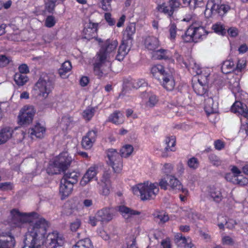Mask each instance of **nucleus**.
I'll return each mask as SVG.
<instances>
[{"mask_svg": "<svg viewBox=\"0 0 248 248\" xmlns=\"http://www.w3.org/2000/svg\"><path fill=\"white\" fill-rule=\"evenodd\" d=\"M116 40L107 39L102 45L99 51L94 58L93 69L94 74L101 78L105 77L110 71L109 66L107 64L108 54L114 51L118 46Z\"/></svg>", "mask_w": 248, "mask_h": 248, "instance_id": "f257e3e1", "label": "nucleus"}, {"mask_svg": "<svg viewBox=\"0 0 248 248\" xmlns=\"http://www.w3.org/2000/svg\"><path fill=\"white\" fill-rule=\"evenodd\" d=\"M32 248H43L48 223L38 213L32 212Z\"/></svg>", "mask_w": 248, "mask_h": 248, "instance_id": "f03ea898", "label": "nucleus"}, {"mask_svg": "<svg viewBox=\"0 0 248 248\" xmlns=\"http://www.w3.org/2000/svg\"><path fill=\"white\" fill-rule=\"evenodd\" d=\"M135 195H140L142 201L154 199L159 192L158 184L146 181L140 183L132 187Z\"/></svg>", "mask_w": 248, "mask_h": 248, "instance_id": "7ed1b4c3", "label": "nucleus"}, {"mask_svg": "<svg viewBox=\"0 0 248 248\" xmlns=\"http://www.w3.org/2000/svg\"><path fill=\"white\" fill-rule=\"evenodd\" d=\"M54 81L52 77L47 74L42 75L36 83L34 90L37 92L38 97L41 100L46 98L54 88Z\"/></svg>", "mask_w": 248, "mask_h": 248, "instance_id": "20e7f679", "label": "nucleus"}, {"mask_svg": "<svg viewBox=\"0 0 248 248\" xmlns=\"http://www.w3.org/2000/svg\"><path fill=\"white\" fill-rule=\"evenodd\" d=\"M208 32L203 26H196L194 25H190L185 34L181 36L182 39L185 42H197L202 37L206 35Z\"/></svg>", "mask_w": 248, "mask_h": 248, "instance_id": "39448f33", "label": "nucleus"}, {"mask_svg": "<svg viewBox=\"0 0 248 248\" xmlns=\"http://www.w3.org/2000/svg\"><path fill=\"white\" fill-rule=\"evenodd\" d=\"M108 159V164L113 169L115 173H120L123 167V157L116 150L109 149L107 151Z\"/></svg>", "mask_w": 248, "mask_h": 248, "instance_id": "423d86ee", "label": "nucleus"}, {"mask_svg": "<svg viewBox=\"0 0 248 248\" xmlns=\"http://www.w3.org/2000/svg\"><path fill=\"white\" fill-rule=\"evenodd\" d=\"M108 159V164L113 169L115 173H120L123 167V157L116 150L109 149L107 151Z\"/></svg>", "mask_w": 248, "mask_h": 248, "instance_id": "0eeeda50", "label": "nucleus"}, {"mask_svg": "<svg viewBox=\"0 0 248 248\" xmlns=\"http://www.w3.org/2000/svg\"><path fill=\"white\" fill-rule=\"evenodd\" d=\"M10 214L11 222L15 227H21L24 223L31 222L30 218L31 217V213H22L17 209H13L11 211Z\"/></svg>", "mask_w": 248, "mask_h": 248, "instance_id": "6e6552de", "label": "nucleus"}, {"mask_svg": "<svg viewBox=\"0 0 248 248\" xmlns=\"http://www.w3.org/2000/svg\"><path fill=\"white\" fill-rule=\"evenodd\" d=\"M180 5V1H173L169 0L168 2L158 4L156 7V10L158 12L165 14L168 17H171L174 11L179 7Z\"/></svg>", "mask_w": 248, "mask_h": 248, "instance_id": "1a4fd4ad", "label": "nucleus"}, {"mask_svg": "<svg viewBox=\"0 0 248 248\" xmlns=\"http://www.w3.org/2000/svg\"><path fill=\"white\" fill-rule=\"evenodd\" d=\"M64 238L57 232L49 233L46 237V248H63Z\"/></svg>", "mask_w": 248, "mask_h": 248, "instance_id": "9d476101", "label": "nucleus"}, {"mask_svg": "<svg viewBox=\"0 0 248 248\" xmlns=\"http://www.w3.org/2000/svg\"><path fill=\"white\" fill-rule=\"evenodd\" d=\"M207 78L208 76L201 75L198 81L193 84V89L197 94L202 96L206 93L208 83Z\"/></svg>", "mask_w": 248, "mask_h": 248, "instance_id": "9b49d317", "label": "nucleus"}, {"mask_svg": "<svg viewBox=\"0 0 248 248\" xmlns=\"http://www.w3.org/2000/svg\"><path fill=\"white\" fill-rule=\"evenodd\" d=\"M114 216V210L111 208L104 207L96 212L97 220L102 224L108 223Z\"/></svg>", "mask_w": 248, "mask_h": 248, "instance_id": "f8f14e48", "label": "nucleus"}, {"mask_svg": "<svg viewBox=\"0 0 248 248\" xmlns=\"http://www.w3.org/2000/svg\"><path fill=\"white\" fill-rule=\"evenodd\" d=\"M31 122V105L24 106L20 110L18 116V123L23 125L29 124Z\"/></svg>", "mask_w": 248, "mask_h": 248, "instance_id": "ddd939ff", "label": "nucleus"}, {"mask_svg": "<svg viewBox=\"0 0 248 248\" xmlns=\"http://www.w3.org/2000/svg\"><path fill=\"white\" fill-rule=\"evenodd\" d=\"M74 185L62 179L60 186V195L61 200L65 199L72 193Z\"/></svg>", "mask_w": 248, "mask_h": 248, "instance_id": "4468645a", "label": "nucleus"}, {"mask_svg": "<svg viewBox=\"0 0 248 248\" xmlns=\"http://www.w3.org/2000/svg\"><path fill=\"white\" fill-rule=\"evenodd\" d=\"M55 159L57 163V164L59 165L62 171H64L67 169L72 161V157L69 156L67 153L60 154L55 157Z\"/></svg>", "mask_w": 248, "mask_h": 248, "instance_id": "2eb2a0df", "label": "nucleus"}, {"mask_svg": "<svg viewBox=\"0 0 248 248\" xmlns=\"http://www.w3.org/2000/svg\"><path fill=\"white\" fill-rule=\"evenodd\" d=\"M166 178L169 181V190H172L175 192L181 191L184 193L187 192V190L183 188L181 182L174 176L167 174Z\"/></svg>", "mask_w": 248, "mask_h": 248, "instance_id": "dca6fc26", "label": "nucleus"}, {"mask_svg": "<svg viewBox=\"0 0 248 248\" xmlns=\"http://www.w3.org/2000/svg\"><path fill=\"white\" fill-rule=\"evenodd\" d=\"M98 167L96 165H93L90 167L83 176L80 182V185L84 186L90 182L97 174Z\"/></svg>", "mask_w": 248, "mask_h": 248, "instance_id": "f3484780", "label": "nucleus"}, {"mask_svg": "<svg viewBox=\"0 0 248 248\" xmlns=\"http://www.w3.org/2000/svg\"><path fill=\"white\" fill-rule=\"evenodd\" d=\"M162 85L168 91H172L175 86V81L172 74L170 73H167L162 75L160 80Z\"/></svg>", "mask_w": 248, "mask_h": 248, "instance_id": "a211bd4d", "label": "nucleus"}, {"mask_svg": "<svg viewBox=\"0 0 248 248\" xmlns=\"http://www.w3.org/2000/svg\"><path fill=\"white\" fill-rule=\"evenodd\" d=\"M97 23L90 22L88 25V27L84 30V38L90 40L91 39L96 38L97 36Z\"/></svg>", "mask_w": 248, "mask_h": 248, "instance_id": "6ab92c4d", "label": "nucleus"}, {"mask_svg": "<svg viewBox=\"0 0 248 248\" xmlns=\"http://www.w3.org/2000/svg\"><path fill=\"white\" fill-rule=\"evenodd\" d=\"M131 43L124 41V40H122V43L118 50L117 54L116 57V59L119 61H122L129 50V48L127 47L131 46Z\"/></svg>", "mask_w": 248, "mask_h": 248, "instance_id": "aec40b11", "label": "nucleus"}, {"mask_svg": "<svg viewBox=\"0 0 248 248\" xmlns=\"http://www.w3.org/2000/svg\"><path fill=\"white\" fill-rule=\"evenodd\" d=\"M136 31V26L134 23H131L127 26L124 31L123 40L124 41L132 43L133 35Z\"/></svg>", "mask_w": 248, "mask_h": 248, "instance_id": "412c9836", "label": "nucleus"}, {"mask_svg": "<svg viewBox=\"0 0 248 248\" xmlns=\"http://www.w3.org/2000/svg\"><path fill=\"white\" fill-rule=\"evenodd\" d=\"M204 110L207 115L215 113L217 111V105L215 104L212 98L208 97L205 100Z\"/></svg>", "mask_w": 248, "mask_h": 248, "instance_id": "4be33fe9", "label": "nucleus"}, {"mask_svg": "<svg viewBox=\"0 0 248 248\" xmlns=\"http://www.w3.org/2000/svg\"><path fill=\"white\" fill-rule=\"evenodd\" d=\"M108 121L115 124H120L124 123V117L121 111L116 110L109 115Z\"/></svg>", "mask_w": 248, "mask_h": 248, "instance_id": "5701e85b", "label": "nucleus"}, {"mask_svg": "<svg viewBox=\"0 0 248 248\" xmlns=\"http://www.w3.org/2000/svg\"><path fill=\"white\" fill-rule=\"evenodd\" d=\"M247 110V105L240 101H235L231 108V110L232 112L238 113L242 116L244 115Z\"/></svg>", "mask_w": 248, "mask_h": 248, "instance_id": "b1692460", "label": "nucleus"}, {"mask_svg": "<svg viewBox=\"0 0 248 248\" xmlns=\"http://www.w3.org/2000/svg\"><path fill=\"white\" fill-rule=\"evenodd\" d=\"M230 9V7L228 5L223 4L221 3L219 4H217V8H216V6L214 8H213V7H211L210 11L212 15L218 14L220 16H223Z\"/></svg>", "mask_w": 248, "mask_h": 248, "instance_id": "393cba45", "label": "nucleus"}, {"mask_svg": "<svg viewBox=\"0 0 248 248\" xmlns=\"http://www.w3.org/2000/svg\"><path fill=\"white\" fill-rule=\"evenodd\" d=\"M13 130L9 127H6L0 130V145L5 143L12 136Z\"/></svg>", "mask_w": 248, "mask_h": 248, "instance_id": "a878e982", "label": "nucleus"}, {"mask_svg": "<svg viewBox=\"0 0 248 248\" xmlns=\"http://www.w3.org/2000/svg\"><path fill=\"white\" fill-rule=\"evenodd\" d=\"M80 175V174L78 171L67 172L64 173L62 179L71 184L75 185L77 183Z\"/></svg>", "mask_w": 248, "mask_h": 248, "instance_id": "bb28decb", "label": "nucleus"}, {"mask_svg": "<svg viewBox=\"0 0 248 248\" xmlns=\"http://www.w3.org/2000/svg\"><path fill=\"white\" fill-rule=\"evenodd\" d=\"M145 45L148 49L154 50L159 46V42L156 37L149 36L145 39Z\"/></svg>", "mask_w": 248, "mask_h": 248, "instance_id": "cd10ccee", "label": "nucleus"}, {"mask_svg": "<svg viewBox=\"0 0 248 248\" xmlns=\"http://www.w3.org/2000/svg\"><path fill=\"white\" fill-rule=\"evenodd\" d=\"M56 160L50 161L46 168V172L49 175L58 174L62 171L58 164H57Z\"/></svg>", "mask_w": 248, "mask_h": 248, "instance_id": "c85d7f7f", "label": "nucleus"}, {"mask_svg": "<svg viewBox=\"0 0 248 248\" xmlns=\"http://www.w3.org/2000/svg\"><path fill=\"white\" fill-rule=\"evenodd\" d=\"M45 132V127L41 126L39 123H37L34 127L32 128V135H34L37 138H43L44 137Z\"/></svg>", "mask_w": 248, "mask_h": 248, "instance_id": "c756f323", "label": "nucleus"}, {"mask_svg": "<svg viewBox=\"0 0 248 248\" xmlns=\"http://www.w3.org/2000/svg\"><path fill=\"white\" fill-rule=\"evenodd\" d=\"M151 71L153 75L157 78L158 80H160L162 75L168 73L165 72L164 67L160 64H157L152 67Z\"/></svg>", "mask_w": 248, "mask_h": 248, "instance_id": "7c9ffc66", "label": "nucleus"}, {"mask_svg": "<svg viewBox=\"0 0 248 248\" xmlns=\"http://www.w3.org/2000/svg\"><path fill=\"white\" fill-rule=\"evenodd\" d=\"M155 220L159 224H163L169 220L168 214L163 211L156 212L154 214Z\"/></svg>", "mask_w": 248, "mask_h": 248, "instance_id": "2f4dec72", "label": "nucleus"}, {"mask_svg": "<svg viewBox=\"0 0 248 248\" xmlns=\"http://www.w3.org/2000/svg\"><path fill=\"white\" fill-rule=\"evenodd\" d=\"M155 57L158 60H169L171 57L170 51L164 49H160L155 52Z\"/></svg>", "mask_w": 248, "mask_h": 248, "instance_id": "473e14b6", "label": "nucleus"}, {"mask_svg": "<svg viewBox=\"0 0 248 248\" xmlns=\"http://www.w3.org/2000/svg\"><path fill=\"white\" fill-rule=\"evenodd\" d=\"M72 248H93V245L91 240L87 238L78 240Z\"/></svg>", "mask_w": 248, "mask_h": 248, "instance_id": "72a5a7b5", "label": "nucleus"}, {"mask_svg": "<svg viewBox=\"0 0 248 248\" xmlns=\"http://www.w3.org/2000/svg\"><path fill=\"white\" fill-rule=\"evenodd\" d=\"M209 196L217 203L220 202L223 199V196L221 191L216 188L210 189Z\"/></svg>", "mask_w": 248, "mask_h": 248, "instance_id": "f704fd0d", "label": "nucleus"}, {"mask_svg": "<svg viewBox=\"0 0 248 248\" xmlns=\"http://www.w3.org/2000/svg\"><path fill=\"white\" fill-rule=\"evenodd\" d=\"M183 2L185 6L193 9L197 7H202L204 5L203 0H183Z\"/></svg>", "mask_w": 248, "mask_h": 248, "instance_id": "c9c22d12", "label": "nucleus"}, {"mask_svg": "<svg viewBox=\"0 0 248 248\" xmlns=\"http://www.w3.org/2000/svg\"><path fill=\"white\" fill-rule=\"evenodd\" d=\"M14 80L18 86H23L28 80V78L26 75L16 73L14 76Z\"/></svg>", "mask_w": 248, "mask_h": 248, "instance_id": "e433bc0d", "label": "nucleus"}, {"mask_svg": "<svg viewBox=\"0 0 248 248\" xmlns=\"http://www.w3.org/2000/svg\"><path fill=\"white\" fill-rule=\"evenodd\" d=\"M234 64L232 61L230 60L224 62L221 66L222 72L224 74H228L232 71L234 69Z\"/></svg>", "mask_w": 248, "mask_h": 248, "instance_id": "4c0bfd02", "label": "nucleus"}, {"mask_svg": "<svg viewBox=\"0 0 248 248\" xmlns=\"http://www.w3.org/2000/svg\"><path fill=\"white\" fill-rule=\"evenodd\" d=\"M9 239V240L0 239V248H14L16 243L15 238L13 236H10Z\"/></svg>", "mask_w": 248, "mask_h": 248, "instance_id": "58836bf2", "label": "nucleus"}, {"mask_svg": "<svg viewBox=\"0 0 248 248\" xmlns=\"http://www.w3.org/2000/svg\"><path fill=\"white\" fill-rule=\"evenodd\" d=\"M71 69L72 65L71 62L69 61H65L62 64L61 67L59 69V73L61 77H63Z\"/></svg>", "mask_w": 248, "mask_h": 248, "instance_id": "ea45409f", "label": "nucleus"}, {"mask_svg": "<svg viewBox=\"0 0 248 248\" xmlns=\"http://www.w3.org/2000/svg\"><path fill=\"white\" fill-rule=\"evenodd\" d=\"M119 211L122 214H124L125 215H127L128 217L132 216V215H139L140 214V212L133 210L126 206H120L119 207Z\"/></svg>", "mask_w": 248, "mask_h": 248, "instance_id": "a19ab883", "label": "nucleus"}, {"mask_svg": "<svg viewBox=\"0 0 248 248\" xmlns=\"http://www.w3.org/2000/svg\"><path fill=\"white\" fill-rule=\"evenodd\" d=\"M175 243L180 247H185L187 243H188V240L183 235L182 233H177L175 235Z\"/></svg>", "mask_w": 248, "mask_h": 248, "instance_id": "79ce46f5", "label": "nucleus"}, {"mask_svg": "<svg viewBox=\"0 0 248 248\" xmlns=\"http://www.w3.org/2000/svg\"><path fill=\"white\" fill-rule=\"evenodd\" d=\"M133 150V147L131 145L126 144L120 150L121 155L123 157H127L131 155Z\"/></svg>", "mask_w": 248, "mask_h": 248, "instance_id": "37998d69", "label": "nucleus"}, {"mask_svg": "<svg viewBox=\"0 0 248 248\" xmlns=\"http://www.w3.org/2000/svg\"><path fill=\"white\" fill-rule=\"evenodd\" d=\"M212 29L216 33L222 35H224L227 31V29L225 28V27L220 23H217L213 25Z\"/></svg>", "mask_w": 248, "mask_h": 248, "instance_id": "c03bdc74", "label": "nucleus"}, {"mask_svg": "<svg viewBox=\"0 0 248 248\" xmlns=\"http://www.w3.org/2000/svg\"><path fill=\"white\" fill-rule=\"evenodd\" d=\"M199 161L198 159L195 157L189 158L187 161V165L189 168L192 170L197 169L199 166Z\"/></svg>", "mask_w": 248, "mask_h": 248, "instance_id": "a18cd8bd", "label": "nucleus"}, {"mask_svg": "<svg viewBox=\"0 0 248 248\" xmlns=\"http://www.w3.org/2000/svg\"><path fill=\"white\" fill-rule=\"evenodd\" d=\"M129 84L133 88L138 89L140 87L146 85V83L143 79H139L137 80L132 79L130 81Z\"/></svg>", "mask_w": 248, "mask_h": 248, "instance_id": "49530a36", "label": "nucleus"}, {"mask_svg": "<svg viewBox=\"0 0 248 248\" xmlns=\"http://www.w3.org/2000/svg\"><path fill=\"white\" fill-rule=\"evenodd\" d=\"M167 147L165 148V150L168 151L170 149V151H174L171 147H173L175 145V138L174 136H171L170 137H167L165 140Z\"/></svg>", "mask_w": 248, "mask_h": 248, "instance_id": "de8ad7c7", "label": "nucleus"}, {"mask_svg": "<svg viewBox=\"0 0 248 248\" xmlns=\"http://www.w3.org/2000/svg\"><path fill=\"white\" fill-rule=\"evenodd\" d=\"M184 64L186 66V67L189 69H192L194 71H195V72L197 74H200L201 73V70L200 68V66L197 64L194 60H192L189 63L187 64L186 62H184Z\"/></svg>", "mask_w": 248, "mask_h": 248, "instance_id": "09e8293b", "label": "nucleus"}, {"mask_svg": "<svg viewBox=\"0 0 248 248\" xmlns=\"http://www.w3.org/2000/svg\"><path fill=\"white\" fill-rule=\"evenodd\" d=\"M208 159L210 162L214 166H218L221 165L222 162L219 158L217 155L213 154L209 155Z\"/></svg>", "mask_w": 248, "mask_h": 248, "instance_id": "8fccbe9b", "label": "nucleus"}, {"mask_svg": "<svg viewBox=\"0 0 248 248\" xmlns=\"http://www.w3.org/2000/svg\"><path fill=\"white\" fill-rule=\"evenodd\" d=\"M158 99L155 94H151L149 98L148 102H146V105L149 108H153L157 103Z\"/></svg>", "mask_w": 248, "mask_h": 248, "instance_id": "3c124183", "label": "nucleus"}, {"mask_svg": "<svg viewBox=\"0 0 248 248\" xmlns=\"http://www.w3.org/2000/svg\"><path fill=\"white\" fill-rule=\"evenodd\" d=\"M170 33L169 38L171 40H174L176 36L177 27L175 24H171L169 27Z\"/></svg>", "mask_w": 248, "mask_h": 248, "instance_id": "603ef678", "label": "nucleus"}, {"mask_svg": "<svg viewBox=\"0 0 248 248\" xmlns=\"http://www.w3.org/2000/svg\"><path fill=\"white\" fill-rule=\"evenodd\" d=\"M13 184L10 182H6L0 183V190L5 191L11 190L13 189Z\"/></svg>", "mask_w": 248, "mask_h": 248, "instance_id": "864d4df0", "label": "nucleus"}, {"mask_svg": "<svg viewBox=\"0 0 248 248\" xmlns=\"http://www.w3.org/2000/svg\"><path fill=\"white\" fill-rule=\"evenodd\" d=\"M94 142L86 136H84L82 140V145L85 149H90L93 146Z\"/></svg>", "mask_w": 248, "mask_h": 248, "instance_id": "5fc2aeb1", "label": "nucleus"}, {"mask_svg": "<svg viewBox=\"0 0 248 248\" xmlns=\"http://www.w3.org/2000/svg\"><path fill=\"white\" fill-rule=\"evenodd\" d=\"M94 109L90 108V109H86L83 112V117L88 120H90L94 115Z\"/></svg>", "mask_w": 248, "mask_h": 248, "instance_id": "6e6d98bb", "label": "nucleus"}, {"mask_svg": "<svg viewBox=\"0 0 248 248\" xmlns=\"http://www.w3.org/2000/svg\"><path fill=\"white\" fill-rule=\"evenodd\" d=\"M127 248H138L136 246V238L134 236H130L127 238Z\"/></svg>", "mask_w": 248, "mask_h": 248, "instance_id": "4d7b16f0", "label": "nucleus"}, {"mask_svg": "<svg viewBox=\"0 0 248 248\" xmlns=\"http://www.w3.org/2000/svg\"><path fill=\"white\" fill-rule=\"evenodd\" d=\"M81 221L79 219H76L70 224V229L72 232H76L81 226Z\"/></svg>", "mask_w": 248, "mask_h": 248, "instance_id": "13d9d810", "label": "nucleus"}, {"mask_svg": "<svg viewBox=\"0 0 248 248\" xmlns=\"http://www.w3.org/2000/svg\"><path fill=\"white\" fill-rule=\"evenodd\" d=\"M10 62V58L4 55H0V67H3L8 65Z\"/></svg>", "mask_w": 248, "mask_h": 248, "instance_id": "bf43d9fd", "label": "nucleus"}, {"mask_svg": "<svg viewBox=\"0 0 248 248\" xmlns=\"http://www.w3.org/2000/svg\"><path fill=\"white\" fill-rule=\"evenodd\" d=\"M166 178L161 179L159 183L158 184V186H160L161 189L164 190H169V182H168V180H166Z\"/></svg>", "mask_w": 248, "mask_h": 248, "instance_id": "052dcab7", "label": "nucleus"}, {"mask_svg": "<svg viewBox=\"0 0 248 248\" xmlns=\"http://www.w3.org/2000/svg\"><path fill=\"white\" fill-rule=\"evenodd\" d=\"M55 24L54 17L52 16H48L45 21V25L48 28L53 27Z\"/></svg>", "mask_w": 248, "mask_h": 248, "instance_id": "680f3d73", "label": "nucleus"}, {"mask_svg": "<svg viewBox=\"0 0 248 248\" xmlns=\"http://www.w3.org/2000/svg\"><path fill=\"white\" fill-rule=\"evenodd\" d=\"M214 146L216 150L219 151L225 147V142L220 140H217L214 141Z\"/></svg>", "mask_w": 248, "mask_h": 248, "instance_id": "e2e57ef3", "label": "nucleus"}, {"mask_svg": "<svg viewBox=\"0 0 248 248\" xmlns=\"http://www.w3.org/2000/svg\"><path fill=\"white\" fill-rule=\"evenodd\" d=\"M112 0H102V8L105 11H108L111 8L110 3Z\"/></svg>", "mask_w": 248, "mask_h": 248, "instance_id": "0e129e2a", "label": "nucleus"}, {"mask_svg": "<svg viewBox=\"0 0 248 248\" xmlns=\"http://www.w3.org/2000/svg\"><path fill=\"white\" fill-rule=\"evenodd\" d=\"M228 34L231 37H236L238 33V29L235 27H231L227 30Z\"/></svg>", "mask_w": 248, "mask_h": 248, "instance_id": "69168bd1", "label": "nucleus"}, {"mask_svg": "<svg viewBox=\"0 0 248 248\" xmlns=\"http://www.w3.org/2000/svg\"><path fill=\"white\" fill-rule=\"evenodd\" d=\"M97 131L94 130L89 131L85 136L93 141L94 142L96 138Z\"/></svg>", "mask_w": 248, "mask_h": 248, "instance_id": "338daca9", "label": "nucleus"}, {"mask_svg": "<svg viewBox=\"0 0 248 248\" xmlns=\"http://www.w3.org/2000/svg\"><path fill=\"white\" fill-rule=\"evenodd\" d=\"M105 18L109 25L113 26L115 23V21L111 18V15L110 13H107L105 14Z\"/></svg>", "mask_w": 248, "mask_h": 248, "instance_id": "774afa93", "label": "nucleus"}]
</instances>
